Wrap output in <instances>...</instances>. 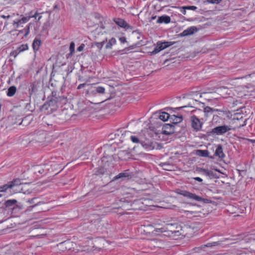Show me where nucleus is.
<instances>
[{
  "mask_svg": "<svg viewBox=\"0 0 255 255\" xmlns=\"http://www.w3.org/2000/svg\"><path fill=\"white\" fill-rule=\"evenodd\" d=\"M174 44L173 42L170 41H158L156 46L154 50L151 52V54H156L160 51L169 47Z\"/></svg>",
  "mask_w": 255,
  "mask_h": 255,
  "instance_id": "obj_1",
  "label": "nucleus"
},
{
  "mask_svg": "<svg viewBox=\"0 0 255 255\" xmlns=\"http://www.w3.org/2000/svg\"><path fill=\"white\" fill-rule=\"evenodd\" d=\"M191 125L194 130L198 131L201 129L203 123L196 116L193 115L191 117Z\"/></svg>",
  "mask_w": 255,
  "mask_h": 255,
  "instance_id": "obj_2",
  "label": "nucleus"
},
{
  "mask_svg": "<svg viewBox=\"0 0 255 255\" xmlns=\"http://www.w3.org/2000/svg\"><path fill=\"white\" fill-rule=\"evenodd\" d=\"M177 193L183 196L184 197L195 201H203L204 200V199L202 197L186 190H180L179 192H177Z\"/></svg>",
  "mask_w": 255,
  "mask_h": 255,
  "instance_id": "obj_3",
  "label": "nucleus"
},
{
  "mask_svg": "<svg viewBox=\"0 0 255 255\" xmlns=\"http://www.w3.org/2000/svg\"><path fill=\"white\" fill-rule=\"evenodd\" d=\"M231 129V128L227 126H219L213 128L212 130V133L220 135L226 133Z\"/></svg>",
  "mask_w": 255,
  "mask_h": 255,
  "instance_id": "obj_4",
  "label": "nucleus"
},
{
  "mask_svg": "<svg viewBox=\"0 0 255 255\" xmlns=\"http://www.w3.org/2000/svg\"><path fill=\"white\" fill-rule=\"evenodd\" d=\"M29 21V17L22 16L21 19L14 20L12 22V26L14 29H16L20 27H22V24H25Z\"/></svg>",
  "mask_w": 255,
  "mask_h": 255,
  "instance_id": "obj_5",
  "label": "nucleus"
},
{
  "mask_svg": "<svg viewBox=\"0 0 255 255\" xmlns=\"http://www.w3.org/2000/svg\"><path fill=\"white\" fill-rule=\"evenodd\" d=\"M176 225L173 224H167L165 227L160 229H156L154 230L155 232H160L161 233H164L166 232H170L173 233H175L176 231L173 229Z\"/></svg>",
  "mask_w": 255,
  "mask_h": 255,
  "instance_id": "obj_6",
  "label": "nucleus"
},
{
  "mask_svg": "<svg viewBox=\"0 0 255 255\" xmlns=\"http://www.w3.org/2000/svg\"><path fill=\"white\" fill-rule=\"evenodd\" d=\"M173 127L171 125L166 124L162 128L161 133L164 134H171L173 133Z\"/></svg>",
  "mask_w": 255,
  "mask_h": 255,
  "instance_id": "obj_7",
  "label": "nucleus"
},
{
  "mask_svg": "<svg viewBox=\"0 0 255 255\" xmlns=\"http://www.w3.org/2000/svg\"><path fill=\"white\" fill-rule=\"evenodd\" d=\"M113 20L118 26L121 27L128 29L130 27L128 23L122 18H115Z\"/></svg>",
  "mask_w": 255,
  "mask_h": 255,
  "instance_id": "obj_8",
  "label": "nucleus"
},
{
  "mask_svg": "<svg viewBox=\"0 0 255 255\" xmlns=\"http://www.w3.org/2000/svg\"><path fill=\"white\" fill-rule=\"evenodd\" d=\"M197 31V28L195 26H191L184 30L181 33L182 36H186L193 34Z\"/></svg>",
  "mask_w": 255,
  "mask_h": 255,
  "instance_id": "obj_9",
  "label": "nucleus"
},
{
  "mask_svg": "<svg viewBox=\"0 0 255 255\" xmlns=\"http://www.w3.org/2000/svg\"><path fill=\"white\" fill-rule=\"evenodd\" d=\"M170 17L167 15L159 16L156 20V23H164L167 24L170 22Z\"/></svg>",
  "mask_w": 255,
  "mask_h": 255,
  "instance_id": "obj_10",
  "label": "nucleus"
},
{
  "mask_svg": "<svg viewBox=\"0 0 255 255\" xmlns=\"http://www.w3.org/2000/svg\"><path fill=\"white\" fill-rule=\"evenodd\" d=\"M41 44V41L39 39L35 38L32 43V48L34 52H36L39 49L40 46Z\"/></svg>",
  "mask_w": 255,
  "mask_h": 255,
  "instance_id": "obj_11",
  "label": "nucleus"
},
{
  "mask_svg": "<svg viewBox=\"0 0 255 255\" xmlns=\"http://www.w3.org/2000/svg\"><path fill=\"white\" fill-rule=\"evenodd\" d=\"M131 174L129 173H128L127 171H125L124 172H121V173H119V174H118L117 175H116L114 177V179L117 180V179H119L120 178H124L129 179V178H131Z\"/></svg>",
  "mask_w": 255,
  "mask_h": 255,
  "instance_id": "obj_12",
  "label": "nucleus"
},
{
  "mask_svg": "<svg viewBox=\"0 0 255 255\" xmlns=\"http://www.w3.org/2000/svg\"><path fill=\"white\" fill-rule=\"evenodd\" d=\"M215 155L221 158L224 157L225 154L223 152L222 146L221 145H218L215 152Z\"/></svg>",
  "mask_w": 255,
  "mask_h": 255,
  "instance_id": "obj_13",
  "label": "nucleus"
},
{
  "mask_svg": "<svg viewBox=\"0 0 255 255\" xmlns=\"http://www.w3.org/2000/svg\"><path fill=\"white\" fill-rule=\"evenodd\" d=\"M14 185V184L13 182H11L8 183V184H4L2 186H0V192H5L6 191L8 188H11L13 187Z\"/></svg>",
  "mask_w": 255,
  "mask_h": 255,
  "instance_id": "obj_14",
  "label": "nucleus"
},
{
  "mask_svg": "<svg viewBox=\"0 0 255 255\" xmlns=\"http://www.w3.org/2000/svg\"><path fill=\"white\" fill-rule=\"evenodd\" d=\"M30 23H29L23 29L19 30V33L23 34L24 37H26L30 32Z\"/></svg>",
  "mask_w": 255,
  "mask_h": 255,
  "instance_id": "obj_15",
  "label": "nucleus"
},
{
  "mask_svg": "<svg viewBox=\"0 0 255 255\" xmlns=\"http://www.w3.org/2000/svg\"><path fill=\"white\" fill-rule=\"evenodd\" d=\"M204 103H201L197 100H193V103H189V107H194V108H197L198 107H201V105H202V107H203L204 106Z\"/></svg>",
  "mask_w": 255,
  "mask_h": 255,
  "instance_id": "obj_16",
  "label": "nucleus"
},
{
  "mask_svg": "<svg viewBox=\"0 0 255 255\" xmlns=\"http://www.w3.org/2000/svg\"><path fill=\"white\" fill-rule=\"evenodd\" d=\"M16 91V87L15 86H11L8 89L7 96L8 97H12L15 94Z\"/></svg>",
  "mask_w": 255,
  "mask_h": 255,
  "instance_id": "obj_17",
  "label": "nucleus"
},
{
  "mask_svg": "<svg viewBox=\"0 0 255 255\" xmlns=\"http://www.w3.org/2000/svg\"><path fill=\"white\" fill-rule=\"evenodd\" d=\"M170 117V115L166 112H162L159 116V119L163 121H167Z\"/></svg>",
  "mask_w": 255,
  "mask_h": 255,
  "instance_id": "obj_18",
  "label": "nucleus"
},
{
  "mask_svg": "<svg viewBox=\"0 0 255 255\" xmlns=\"http://www.w3.org/2000/svg\"><path fill=\"white\" fill-rule=\"evenodd\" d=\"M37 91V84L36 82H33L30 84L29 89V94L31 95Z\"/></svg>",
  "mask_w": 255,
  "mask_h": 255,
  "instance_id": "obj_19",
  "label": "nucleus"
},
{
  "mask_svg": "<svg viewBox=\"0 0 255 255\" xmlns=\"http://www.w3.org/2000/svg\"><path fill=\"white\" fill-rule=\"evenodd\" d=\"M116 40L114 38H112L111 39L109 40L108 42L107 43L106 45V48L107 49H111L112 48L113 45L116 44Z\"/></svg>",
  "mask_w": 255,
  "mask_h": 255,
  "instance_id": "obj_20",
  "label": "nucleus"
},
{
  "mask_svg": "<svg viewBox=\"0 0 255 255\" xmlns=\"http://www.w3.org/2000/svg\"><path fill=\"white\" fill-rule=\"evenodd\" d=\"M16 49L19 53H21L27 50L28 49V46L27 44H21Z\"/></svg>",
  "mask_w": 255,
  "mask_h": 255,
  "instance_id": "obj_21",
  "label": "nucleus"
},
{
  "mask_svg": "<svg viewBox=\"0 0 255 255\" xmlns=\"http://www.w3.org/2000/svg\"><path fill=\"white\" fill-rule=\"evenodd\" d=\"M182 212L183 213H187V215H188L189 214L192 215L193 216H198L199 213L198 212H196L192 210H182Z\"/></svg>",
  "mask_w": 255,
  "mask_h": 255,
  "instance_id": "obj_22",
  "label": "nucleus"
},
{
  "mask_svg": "<svg viewBox=\"0 0 255 255\" xmlns=\"http://www.w3.org/2000/svg\"><path fill=\"white\" fill-rule=\"evenodd\" d=\"M70 242L65 241V242L60 243L59 244V246L62 249L65 248L66 250H69L70 249Z\"/></svg>",
  "mask_w": 255,
  "mask_h": 255,
  "instance_id": "obj_23",
  "label": "nucleus"
},
{
  "mask_svg": "<svg viewBox=\"0 0 255 255\" xmlns=\"http://www.w3.org/2000/svg\"><path fill=\"white\" fill-rule=\"evenodd\" d=\"M172 117L173 121H174V123H179L182 121L183 119L181 116H176L173 115Z\"/></svg>",
  "mask_w": 255,
  "mask_h": 255,
  "instance_id": "obj_24",
  "label": "nucleus"
},
{
  "mask_svg": "<svg viewBox=\"0 0 255 255\" xmlns=\"http://www.w3.org/2000/svg\"><path fill=\"white\" fill-rule=\"evenodd\" d=\"M32 11H30L29 13V15L26 16V17H29V20L31 18H34L36 20L38 16L39 15V13H38L37 11L35 12L33 14H32Z\"/></svg>",
  "mask_w": 255,
  "mask_h": 255,
  "instance_id": "obj_25",
  "label": "nucleus"
},
{
  "mask_svg": "<svg viewBox=\"0 0 255 255\" xmlns=\"http://www.w3.org/2000/svg\"><path fill=\"white\" fill-rule=\"evenodd\" d=\"M70 55H72L75 51V43L74 42H71L69 47Z\"/></svg>",
  "mask_w": 255,
  "mask_h": 255,
  "instance_id": "obj_26",
  "label": "nucleus"
},
{
  "mask_svg": "<svg viewBox=\"0 0 255 255\" xmlns=\"http://www.w3.org/2000/svg\"><path fill=\"white\" fill-rule=\"evenodd\" d=\"M16 203V201L15 200H8L5 202V204L6 207H9L15 204Z\"/></svg>",
  "mask_w": 255,
  "mask_h": 255,
  "instance_id": "obj_27",
  "label": "nucleus"
},
{
  "mask_svg": "<svg viewBox=\"0 0 255 255\" xmlns=\"http://www.w3.org/2000/svg\"><path fill=\"white\" fill-rule=\"evenodd\" d=\"M105 91V89L102 86H99L96 88V92L100 94H104Z\"/></svg>",
  "mask_w": 255,
  "mask_h": 255,
  "instance_id": "obj_28",
  "label": "nucleus"
},
{
  "mask_svg": "<svg viewBox=\"0 0 255 255\" xmlns=\"http://www.w3.org/2000/svg\"><path fill=\"white\" fill-rule=\"evenodd\" d=\"M198 152L200 153L199 154L202 156H207L208 154V151L206 150H199Z\"/></svg>",
  "mask_w": 255,
  "mask_h": 255,
  "instance_id": "obj_29",
  "label": "nucleus"
},
{
  "mask_svg": "<svg viewBox=\"0 0 255 255\" xmlns=\"http://www.w3.org/2000/svg\"><path fill=\"white\" fill-rule=\"evenodd\" d=\"M105 43V41H103L100 42H95V45L100 50L102 49Z\"/></svg>",
  "mask_w": 255,
  "mask_h": 255,
  "instance_id": "obj_30",
  "label": "nucleus"
},
{
  "mask_svg": "<svg viewBox=\"0 0 255 255\" xmlns=\"http://www.w3.org/2000/svg\"><path fill=\"white\" fill-rule=\"evenodd\" d=\"M19 53H20L18 51V50L16 49L12 51L10 53V55L11 56H13L15 58Z\"/></svg>",
  "mask_w": 255,
  "mask_h": 255,
  "instance_id": "obj_31",
  "label": "nucleus"
},
{
  "mask_svg": "<svg viewBox=\"0 0 255 255\" xmlns=\"http://www.w3.org/2000/svg\"><path fill=\"white\" fill-rule=\"evenodd\" d=\"M222 0H207V2L209 3L219 4Z\"/></svg>",
  "mask_w": 255,
  "mask_h": 255,
  "instance_id": "obj_32",
  "label": "nucleus"
},
{
  "mask_svg": "<svg viewBox=\"0 0 255 255\" xmlns=\"http://www.w3.org/2000/svg\"><path fill=\"white\" fill-rule=\"evenodd\" d=\"M130 139L133 143H138L139 140L137 137L135 136L131 135L130 136Z\"/></svg>",
  "mask_w": 255,
  "mask_h": 255,
  "instance_id": "obj_33",
  "label": "nucleus"
},
{
  "mask_svg": "<svg viewBox=\"0 0 255 255\" xmlns=\"http://www.w3.org/2000/svg\"><path fill=\"white\" fill-rule=\"evenodd\" d=\"M185 9H189V10H196L197 8V7L195 6L192 5V6H187L184 7Z\"/></svg>",
  "mask_w": 255,
  "mask_h": 255,
  "instance_id": "obj_34",
  "label": "nucleus"
},
{
  "mask_svg": "<svg viewBox=\"0 0 255 255\" xmlns=\"http://www.w3.org/2000/svg\"><path fill=\"white\" fill-rule=\"evenodd\" d=\"M84 47H85V44H81L80 45V46H79L77 48V51H78L80 52V51H83V49H84Z\"/></svg>",
  "mask_w": 255,
  "mask_h": 255,
  "instance_id": "obj_35",
  "label": "nucleus"
},
{
  "mask_svg": "<svg viewBox=\"0 0 255 255\" xmlns=\"http://www.w3.org/2000/svg\"><path fill=\"white\" fill-rule=\"evenodd\" d=\"M211 111H212V108H211L210 107H206V108H204V112L205 113H208L211 112Z\"/></svg>",
  "mask_w": 255,
  "mask_h": 255,
  "instance_id": "obj_36",
  "label": "nucleus"
},
{
  "mask_svg": "<svg viewBox=\"0 0 255 255\" xmlns=\"http://www.w3.org/2000/svg\"><path fill=\"white\" fill-rule=\"evenodd\" d=\"M105 172V170L103 168H99L97 171V174H103Z\"/></svg>",
  "mask_w": 255,
  "mask_h": 255,
  "instance_id": "obj_37",
  "label": "nucleus"
},
{
  "mask_svg": "<svg viewBox=\"0 0 255 255\" xmlns=\"http://www.w3.org/2000/svg\"><path fill=\"white\" fill-rule=\"evenodd\" d=\"M156 15H152L150 18H149V20H148V21L149 22H153V20L155 19L156 18Z\"/></svg>",
  "mask_w": 255,
  "mask_h": 255,
  "instance_id": "obj_38",
  "label": "nucleus"
},
{
  "mask_svg": "<svg viewBox=\"0 0 255 255\" xmlns=\"http://www.w3.org/2000/svg\"><path fill=\"white\" fill-rule=\"evenodd\" d=\"M119 40L122 43H124L125 42H126L127 41V39H126V38L125 37H121L119 38Z\"/></svg>",
  "mask_w": 255,
  "mask_h": 255,
  "instance_id": "obj_39",
  "label": "nucleus"
},
{
  "mask_svg": "<svg viewBox=\"0 0 255 255\" xmlns=\"http://www.w3.org/2000/svg\"><path fill=\"white\" fill-rule=\"evenodd\" d=\"M193 179H194L195 180L199 182H202L203 181V179L199 177H194Z\"/></svg>",
  "mask_w": 255,
  "mask_h": 255,
  "instance_id": "obj_40",
  "label": "nucleus"
},
{
  "mask_svg": "<svg viewBox=\"0 0 255 255\" xmlns=\"http://www.w3.org/2000/svg\"><path fill=\"white\" fill-rule=\"evenodd\" d=\"M8 2H9L8 0H0V3L1 4H5L8 3Z\"/></svg>",
  "mask_w": 255,
  "mask_h": 255,
  "instance_id": "obj_41",
  "label": "nucleus"
},
{
  "mask_svg": "<svg viewBox=\"0 0 255 255\" xmlns=\"http://www.w3.org/2000/svg\"><path fill=\"white\" fill-rule=\"evenodd\" d=\"M43 204V202H37L36 203H35V204H34V205L31 206H30V207H31L32 208H34V207H35V206H36L40 205H41V204Z\"/></svg>",
  "mask_w": 255,
  "mask_h": 255,
  "instance_id": "obj_42",
  "label": "nucleus"
},
{
  "mask_svg": "<svg viewBox=\"0 0 255 255\" xmlns=\"http://www.w3.org/2000/svg\"><path fill=\"white\" fill-rule=\"evenodd\" d=\"M0 17L4 18V19H7L10 17L9 15H0Z\"/></svg>",
  "mask_w": 255,
  "mask_h": 255,
  "instance_id": "obj_43",
  "label": "nucleus"
},
{
  "mask_svg": "<svg viewBox=\"0 0 255 255\" xmlns=\"http://www.w3.org/2000/svg\"><path fill=\"white\" fill-rule=\"evenodd\" d=\"M86 85V84L85 83H83V84H80L78 87H77V89H80L83 87H84Z\"/></svg>",
  "mask_w": 255,
  "mask_h": 255,
  "instance_id": "obj_44",
  "label": "nucleus"
},
{
  "mask_svg": "<svg viewBox=\"0 0 255 255\" xmlns=\"http://www.w3.org/2000/svg\"><path fill=\"white\" fill-rule=\"evenodd\" d=\"M37 198H32V199H31L30 200H28V202L30 203V204H34L35 203V200H36Z\"/></svg>",
  "mask_w": 255,
  "mask_h": 255,
  "instance_id": "obj_45",
  "label": "nucleus"
},
{
  "mask_svg": "<svg viewBox=\"0 0 255 255\" xmlns=\"http://www.w3.org/2000/svg\"><path fill=\"white\" fill-rule=\"evenodd\" d=\"M44 167L46 170H48L49 172H51V171H50V169L48 168V165H45ZM51 171H53V169H51Z\"/></svg>",
  "mask_w": 255,
  "mask_h": 255,
  "instance_id": "obj_46",
  "label": "nucleus"
},
{
  "mask_svg": "<svg viewBox=\"0 0 255 255\" xmlns=\"http://www.w3.org/2000/svg\"><path fill=\"white\" fill-rule=\"evenodd\" d=\"M42 16L41 15H38L37 19L36 20L37 22H39Z\"/></svg>",
  "mask_w": 255,
  "mask_h": 255,
  "instance_id": "obj_47",
  "label": "nucleus"
},
{
  "mask_svg": "<svg viewBox=\"0 0 255 255\" xmlns=\"http://www.w3.org/2000/svg\"><path fill=\"white\" fill-rule=\"evenodd\" d=\"M205 172H206V174H207V175H209V171L207 170V171H205Z\"/></svg>",
  "mask_w": 255,
  "mask_h": 255,
  "instance_id": "obj_48",
  "label": "nucleus"
},
{
  "mask_svg": "<svg viewBox=\"0 0 255 255\" xmlns=\"http://www.w3.org/2000/svg\"><path fill=\"white\" fill-rule=\"evenodd\" d=\"M55 165H56V164H50V166H51V167H52V166H55Z\"/></svg>",
  "mask_w": 255,
  "mask_h": 255,
  "instance_id": "obj_49",
  "label": "nucleus"
},
{
  "mask_svg": "<svg viewBox=\"0 0 255 255\" xmlns=\"http://www.w3.org/2000/svg\"><path fill=\"white\" fill-rule=\"evenodd\" d=\"M206 246H207V247H210V246H211L210 245V244H208V245H206Z\"/></svg>",
  "mask_w": 255,
  "mask_h": 255,
  "instance_id": "obj_50",
  "label": "nucleus"
},
{
  "mask_svg": "<svg viewBox=\"0 0 255 255\" xmlns=\"http://www.w3.org/2000/svg\"><path fill=\"white\" fill-rule=\"evenodd\" d=\"M39 172L40 173H43L44 172V171H41L40 170H39Z\"/></svg>",
  "mask_w": 255,
  "mask_h": 255,
  "instance_id": "obj_51",
  "label": "nucleus"
},
{
  "mask_svg": "<svg viewBox=\"0 0 255 255\" xmlns=\"http://www.w3.org/2000/svg\"><path fill=\"white\" fill-rule=\"evenodd\" d=\"M1 197V195H0V197Z\"/></svg>",
  "mask_w": 255,
  "mask_h": 255,
  "instance_id": "obj_52",
  "label": "nucleus"
}]
</instances>
